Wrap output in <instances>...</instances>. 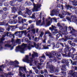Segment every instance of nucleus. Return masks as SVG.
<instances>
[{
  "label": "nucleus",
  "mask_w": 77,
  "mask_h": 77,
  "mask_svg": "<svg viewBox=\"0 0 77 77\" xmlns=\"http://www.w3.org/2000/svg\"><path fill=\"white\" fill-rule=\"evenodd\" d=\"M35 47L37 49H40L41 48L39 46V45L36 44L34 42H32L31 44L30 43L28 45L23 43L21 46H18L16 47V51L17 52L18 51H20L21 53H24V49L27 47L29 50H30L32 48Z\"/></svg>",
  "instance_id": "f257e3e1"
},
{
  "label": "nucleus",
  "mask_w": 77,
  "mask_h": 77,
  "mask_svg": "<svg viewBox=\"0 0 77 77\" xmlns=\"http://www.w3.org/2000/svg\"><path fill=\"white\" fill-rule=\"evenodd\" d=\"M26 12H24L23 14L21 12V11H19L18 12V14L20 15H23V17L26 18V16H27V15H30L32 14V11L31 10L27 8H26Z\"/></svg>",
  "instance_id": "f03ea898"
},
{
  "label": "nucleus",
  "mask_w": 77,
  "mask_h": 77,
  "mask_svg": "<svg viewBox=\"0 0 77 77\" xmlns=\"http://www.w3.org/2000/svg\"><path fill=\"white\" fill-rule=\"evenodd\" d=\"M5 35H3L2 36V38L1 39H0V46L2 44V43H3V41H5V36H10V37L11 38V37H13V38H15L14 37V34H11L10 33H9V32H5Z\"/></svg>",
  "instance_id": "7ed1b4c3"
},
{
  "label": "nucleus",
  "mask_w": 77,
  "mask_h": 77,
  "mask_svg": "<svg viewBox=\"0 0 77 77\" xmlns=\"http://www.w3.org/2000/svg\"><path fill=\"white\" fill-rule=\"evenodd\" d=\"M52 54L54 56H57V57L58 58V59H59L60 57L61 56L60 54L59 53H58L56 51H52L51 53L49 54H47L46 55L48 56L49 58H51L53 57Z\"/></svg>",
  "instance_id": "20e7f679"
},
{
  "label": "nucleus",
  "mask_w": 77,
  "mask_h": 77,
  "mask_svg": "<svg viewBox=\"0 0 77 77\" xmlns=\"http://www.w3.org/2000/svg\"><path fill=\"white\" fill-rule=\"evenodd\" d=\"M66 19L68 21L75 23L77 24V17H76L75 16L72 15L70 18L69 17H67L66 18Z\"/></svg>",
  "instance_id": "39448f33"
},
{
  "label": "nucleus",
  "mask_w": 77,
  "mask_h": 77,
  "mask_svg": "<svg viewBox=\"0 0 77 77\" xmlns=\"http://www.w3.org/2000/svg\"><path fill=\"white\" fill-rule=\"evenodd\" d=\"M33 3L34 6V8L32 9V11H39V8L41 7V4H37L36 5L34 4V0H31Z\"/></svg>",
  "instance_id": "423d86ee"
},
{
  "label": "nucleus",
  "mask_w": 77,
  "mask_h": 77,
  "mask_svg": "<svg viewBox=\"0 0 77 77\" xmlns=\"http://www.w3.org/2000/svg\"><path fill=\"white\" fill-rule=\"evenodd\" d=\"M29 55H27L26 56V58L23 60V61L24 62H27V63H30L29 65L30 66H32L33 64H32V62H33V60H32V58L31 59V60H29Z\"/></svg>",
  "instance_id": "0eeeda50"
},
{
  "label": "nucleus",
  "mask_w": 77,
  "mask_h": 77,
  "mask_svg": "<svg viewBox=\"0 0 77 77\" xmlns=\"http://www.w3.org/2000/svg\"><path fill=\"white\" fill-rule=\"evenodd\" d=\"M19 73L20 76H22V75H23V73L21 72V71H22V72H25L26 73H27V72H28V71L26 70V67H19Z\"/></svg>",
  "instance_id": "6e6552de"
},
{
  "label": "nucleus",
  "mask_w": 77,
  "mask_h": 77,
  "mask_svg": "<svg viewBox=\"0 0 77 77\" xmlns=\"http://www.w3.org/2000/svg\"><path fill=\"white\" fill-rule=\"evenodd\" d=\"M44 17H43L42 20L43 22L42 23H41V20L36 21V24L37 26H42V25H44L45 24V21H44Z\"/></svg>",
  "instance_id": "1a4fd4ad"
},
{
  "label": "nucleus",
  "mask_w": 77,
  "mask_h": 77,
  "mask_svg": "<svg viewBox=\"0 0 77 77\" xmlns=\"http://www.w3.org/2000/svg\"><path fill=\"white\" fill-rule=\"evenodd\" d=\"M48 62L47 63V65L46 66V68H49L50 69V72L51 73H53L54 72V66H53L52 65H48Z\"/></svg>",
  "instance_id": "9d476101"
},
{
  "label": "nucleus",
  "mask_w": 77,
  "mask_h": 77,
  "mask_svg": "<svg viewBox=\"0 0 77 77\" xmlns=\"http://www.w3.org/2000/svg\"><path fill=\"white\" fill-rule=\"evenodd\" d=\"M72 72V70L70 71L68 74L69 75H71L73 76V77H77V75L76 76V75H77V72H75L73 74Z\"/></svg>",
  "instance_id": "9b49d317"
},
{
  "label": "nucleus",
  "mask_w": 77,
  "mask_h": 77,
  "mask_svg": "<svg viewBox=\"0 0 77 77\" xmlns=\"http://www.w3.org/2000/svg\"><path fill=\"white\" fill-rule=\"evenodd\" d=\"M11 63H16L14 65V67L15 68H18L19 67V66L18 65V64L19 63V62L17 60H15L14 62L11 61Z\"/></svg>",
  "instance_id": "f8f14e48"
},
{
  "label": "nucleus",
  "mask_w": 77,
  "mask_h": 77,
  "mask_svg": "<svg viewBox=\"0 0 77 77\" xmlns=\"http://www.w3.org/2000/svg\"><path fill=\"white\" fill-rule=\"evenodd\" d=\"M68 61V59H65L63 60L61 62L62 63H66L67 66H68L69 65V62Z\"/></svg>",
  "instance_id": "ddd939ff"
},
{
  "label": "nucleus",
  "mask_w": 77,
  "mask_h": 77,
  "mask_svg": "<svg viewBox=\"0 0 77 77\" xmlns=\"http://www.w3.org/2000/svg\"><path fill=\"white\" fill-rule=\"evenodd\" d=\"M54 14H59V12L57 11L53 10L52 11H51V15L52 16H54Z\"/></svg>",
  "instance_id": "4468645a"
},
{
  "label": "nucleus",
  "mask_w": 77,
  "mask_h": 77,
  "mask_svg": "<svg viewBox=\"0 0 77 77\" xmlns=\"http://www.w3.org/2000/svg\"><path fill=\"white\" fill-rule=\"evenodd\" d=\"M21 42V41L19 40V39H17V40L15 41H14V39L12 38L11 40V42H12V44H14V43H18V44H20Z\"/></svg>",
  "instance_id": "2eb2a0df"
},
{
  "label": "nucleus",
  "mask_w": 77,
  "mask_h": 77,
  "mask_svg": "<svg viewBox=\"0 0 77 77\" xmlns=\"http://www.w3.org/2000/svg\"><path fill=\"white\" fill-rule=\"evenodd\" d=\"M62 35H63V32L60 31L58 32V34L56 36L57 38H59L60 36L62 37Z\"/></svg>",
  "instance_id": "dca6fc26"
},
{
  "label": "nucleus",
  "mask_w": 77,
  "mask_h": 77,
  "mask_svg": "<svg viewBox=\"0 0 77 77\" xmlns=\"http://www.w3.org/2000/svg\"><path fill=\"white\" fill-rule=\"evenodd\" d=\"M18 18V21H19V23H22V24H23V18L21 17H19Z\"/></svg>",
  "instance_id": "f3484780"
},
{
  "label": "nucleus",
  "mask_w": 77,
  "mask_h": 77,
  "mask_svg": "<svg viewBox=\"0 0 77 77\" xmlns=\"http://www.w3.org/2000/svg\"><path fill=\"white\" fill-rule=\"evenodd\" d=\"M62 14L63 15H66L67 14L68 15H71V14L69 13L68 12H67V11L65 12L64 11H63L62 12Z\"/></svg>",
  "instance_id": "a211bd4d"
},
{
  "label": "nucleus",
  "mask_w": 77,
  "mask_h": 77,
  "mask_svg": "<svg viewBox=\"0 0 77 77\" xmlns=\"http://www.w3.org/2000/svg\"><path fill=\"white\" fill-rule=\"evenodd\" d=\"M45 34V35H46V34H48L49 36L50 37V38H53V36L51 35V33L49 31L46 32Z\"/></svg>",
  "instance_id": "6ab92c4d"
},
{
  "label": "nucleus",
  "mask_w": 77,
  "mask_h": 77,
  "mask_svg": "<svg viewBox=\"0 0 77 77\" xmlns=\"http://www.w3.org/2000/svg\"><path fill=\"white\" fill-rule=\"evenodd\" d=\"M5 47H11V50H12L14 48V47H13V45H9V44H7L5 45Z\"/></svg>",
  "instance_id": "aec40b11"
},
{
  "label": "nucleus",
  "mask_w": 77,
  "mask_h": 77,
  "mask_svg": "<svg viewBox=\"0 0 77 77\" xmlns=\"http://www.w3.org/2000/svg\"><path fill=\"white\" fill-rule=\"evenodd\" d=\"M69 29L71 31L70 32L71 33H74L75 32V30L73 29V28L71 27L70 26L69 27Z\"/></svg>",
  "instance_id": "412c9836"
},
{
  "label": "nucleus",
  "mask_w": 77,
  "mask_h": 77,
  "mask_svg": "<svg viewBox=\"0 0 77 77\" xmlns=\"http://www.w3.org/2000/svg\"><path fill=\"white\" fill-rule=\"evenodd\" d=\"M66 48L64 49V51L65 53L66 54V52H68V48H69V46L68 45H66L65 46Z\"/></svg>",
  "instance_id": "4be33fe9"
},
{
  "label": "nucleus",
  "mask_w": 77,
  "mask_h": 77,
  "mask_svg": "<svg viewBox=\"0 0 77 77\" xmlns=\"http://www.w3.org/2000/svg\"><path fill=\"white\" fill-rule=\"evenodd\" d=\"M38 54L36 52H34V54H32V58H34L35 56H38Z\"/></svg>",
  "instance_id": "5701e85b"
},
{
  "label": "nucleus",
  "mask_w": 77,
  "mask_h": 77,
  "mask_svg": "<svg viewBox=\"0 0 77 77\" xmlns=\"http://www.w3.org/2000/svg\"><path fill=\"white\" fill-rule=\"evenodd\" d=\"M66 69V66L65 65H63L62 66V68H61V70L62 71L64 70L65 71Z\"/></svg>",
  "instance_id": "b1692460"
},
{
  "label": "nucleus",
  "mask_w": 77,
  "mask_h": 77,
  "mask_svg": "<svg viewBox=\"0 0 77 77\" xmlns=\"http://www.w3.org/2000/svg\"><path fill=\"white\" fill-rule=\"evenodd\" d=\"M20 10H21V11H24L25 10V8L24 7L23 5H21V6L20 7Z\"/></svg>",
  "instance_id": "393cba45"
},
{
  "label": "nucleus",
  "mask_w": 77,
  "mask_h": 77,
  "mask_svg": "<svg viewBox=\"0 0 77 77\" xmlns=\"http://www.w3.org/2000/svg\"><path fill=\"white\" fill-rule=\"evenodd\" d=\"M15 2V1H11L10 2L11 3V5L12 6H15L14 5V3Z\"/></svg>",
  "instance_id": "a878e982"
},
{
  "label": "nucleus",
  "mask_w": 77,
  "mask_h": 77,
  "mask_svg": "<svg viewBox=\"0 0 77 77\" xmlns=\"http://www.w3.org/2000/svg\"><path fill=\"white\" fill-rule=\"evenodd\" d=\"M57 7H58V8H61L62 9V10H63V5H60V4H59L57 5Z\"/></svg>",
  "instance_id": "bb28decb"
},
{
  "label": "nucleus",
  "mask_w": 77,
  "mask_h": 77,
  "mask_svg": "<svg viewBox=\"0 0 77 77\" xmlns=\"http://www.w3.org/2000/svg\"><path fill=\"white\" fill-rule=\"evenodd\" d=\"M33 69L34 70H35V72L36 73V74H38V69H36V67H32Z\"/></svg>",
  "instance_id": "cd10ccee"
},
{
  "label": "nucleus",
  "mask_w": 77,
  "mask_h": 77,
  "mask_svg": "<svg viewBox=\"0 0 77 77\" xmlns=\"http://www.w3.org/2000/svg\"><path fill=\"white\" fill-rule=\"evenodd\" d=\"M12 12L13 13H15V12L16 11V10L15 9V7H14L13 8H12Z\"/></svg>",
  "instance_id": "c85d7f7f"
},
{
  "label": "nucleus",
  "mask_w": 77,
  "mask_h": 77,
  "mask_svg": "<svg viewBox=\"0 0 77 77\" xmlns=\"http://www.w3.org/2000/svg\"><path fill=\"white\" fill-rule=\"evenodd\" d=\"M0 23L1 24V25L2 26H3L5 25V26H7L8 25V23H7L6 24V23L5 22L1 23Z\"/></svg>",
  "instance_id": "c756f323"
},
{
  "label": "nucleus",
  "mask_w": 77,
  "mask_h": 77,
  "mask_svg": "<svg viewBox=\"0 0 77 77\" xmlns=\"http://www.w3.org/2000/svg\"><path fill=\"white\" fill-rule=\"evenodd\" d=\"M42 74H47L48 73V72H47V71L46 70H45V71H42Z\"/></svg>",
  "instance_id": "7c9ffc66"
},
{
  "label": "nucleus",
  "mask_w": 77,
  "mask_h": 77,
  "mask_svg": "<svg viewBox=\"0 0 77 77\" xmlns=\"http://www.w3.org/2000/svg\"><path fill=\"white\" fill-rule=\"evenodd\" d=\"M57 26H58V27H60L59 28V29H60V30H62V29H63V28L62 27V26H60V23H58L57 24Z\"/></svg>",
  "instance_id": "2f4dec72"
},
{
  "label": "nucleus",
  "mask_w": 77,
  "mask_h": 77,
  "mask_svg": "<svg viewBox=\"0 0 77 77\" xmlns=\"http://www.w3.org/2000/svg\"><path fill=\"white\" fill-rule=\"evenodd\" d=\"M6 14H4L2 17V19H6Z\"/></svg>",
  "instance_id": "473e14b6"
},
{
  "label": "nucleus",
  "mask_w": 77,
  "mask_h": 77,
  "mask_svg": "<svg viewBox=\"0 0 77 77\" xmlns=\"http://www.w3.org/2000/svg\"><path fill=\"white\" fill-rule=\"evenodd\" d=\"M69 61H70L71 63H72V65H76V62H74L72 63V61L71 59H70V60H69Z\"/></svg>",
  "instance_id": "72a5a7b5"
},
{
  "label": "nucleus",
  "mask_w": 77,
  "mask_h": 77,
  "mask_svg": "<svg viewBox=\"0 0 77 77\" xmlns=\"http://www.w3.org/2000/svg\"><path fill=\"white\" fill-rule=\"evenodd\" d=\"M8 23L9 24H13L14 23V22H13V20L10 19L9 20Z\"/></svg>",
  "instance_id": "f704fd0d"
},
{
  "label": "nucleus",
  "mask_w": 77,
  "mask_h": 77,
  "mask_svg": "<svg viewBox=\"0 0 77 77\" xmlns=\"http://www.w3.org/2000/svg\"><path fill=\"white\" fill-rule=\"evenodd\" d=\"M41 64H42V63H38V65L37 66V67L38 69H41Z\"/></svg>",
  "instance_id": "c9c22d12"
},
{
  "label": "nucleus",
  "mask_w": 77,
  "mask_h": 77,
  "mask_svg": "<svg viewBox=\"0 0 77 77\" xmlns=\"http://www.w3.org/2000/svg\"><path fill=\"white\" fill-rule=\"evenodd\" d=\"M5 67H4V66H3V65H2V66H0V71H3V70H2V68H4Z\"/></svg>",
  "instance_id": "e433bc0d"
},
{
  "label": "nucleus",
  "mask_w": 77,
  "mask_h": 77,
  "mask_svg": "<svg viewBox=\"0 0 77 77\" xmlns=\"http://www.w3.org/2000/svg\"><path fill=\"white\" fill-rule=\"evenodd\" d=\"M66 7L67 9H69V8H70V9H71V8H72V7L71 5L70 6L68 5H66Z\"/></svg>",
  "instance_id": "4c0bfd02"
},
{
  "label": "nucleus",
  "mask_w": 77,
  "mask_h": 77,
  "mask_svg": "<svg viewBox=\"0 0 77 77\" xmlns=\"http://www.w3.org/2000/svg\"><path fill=\"white\" fill-rule=\"evenodd\" d=\"M15 27V26H9V27L8 29H7V30L9 31V30H10V28H11V27Z\"/></svg>",
  "instance_id": "58836bf2"
},
{
  "label": "nucleus",
  "mask_w": 77,
  "mask_h": 77,
  "mask_svg": "<svg viewBox=\"0 0 77 77\" xmlns=\"http://www.w3.org/2000/svg\"><path fill=\"white\" fill-rule=\"evenodd\" d=\"M54 47H55V48H58L59 47V44H57L55 45H54Z\"/></svg>",
  "instance_id": "ea45409f"
},
{
  "label": "nucleus",
  "mask_w": 77,
  "mask_h": 77,
  "mask_svg": "<svg viewBox=\"0 0 77 77\" xmlns=\"http://www.w3.org/2000/svg\"><path fill=\"white\" fill-rule=\"evenodd\" d=\"M46 22L47 23V24L48 26H50V25H51V24L50 23V21H49L48 22H47V20H46Z\"/></svg>",
  "instance_id": "a19ab883"
},
{
  "label": "nucleus",
  "mask_w": 77,
  "mask_h": 77,
  "mask_svg": "<svg viewBox=\"0 0 77 77\" xmlns=\"http://www.w3.org/2000/svg\"><path fill=\"white\" fill-rule=\"evenodd\" d=\"M13 22L14 24H17V20L16 19H15L14 20H13Z\"/></svg>",
  "instance_id": "79ce46f5"
},
{
  "label": "nucleus",
  "mask_w": 77,
  "mask_h": 77,
  "mask_svg": "<svg viewBox=\"0 0 77 77\" xmlns=\"http://www.w3.org/2000/svg\"><path fill=\"white\" fill-rule=\"evenodd\" d=\"M51 21H52V20H54L55 21L56 23H57V21L56 20H57V19H56V18H54L52 19H51Z\"/></svg>",
  "instance_id": "37998d69"
},
{
  "label": "nucleus",
  "mask_w": 77,
  "mask_h": 77,
  "mask_svg": "<svg viewBox=\"0 0 77 77\" xmlns=\"http://www.w3.org/2000/svg\"><path fill=\"white\" fill-rule=\"evenodd\" d=\"M32 28H33V25H31L30 26V27H29V28L27 29V30H28L30 29H32Z\"/></svg>",
  "instance_id": "c03bdc74"
},
{
  "label": "nucleus",
  "mask_w": 77,
  "mask_h": 77,
  "mask_svg": "<svg viewBox=\"0 0 77 77\" xmlns=\"http://www.w3.org/2000/svg\"><path fill=\"white\" fill-rule=\"evenodd\" d=\"M44 49H48V47L47 46H45L44 45H43Z\"/></svg>",
  "instance_id": "a18cd8bd"
},
{
  "label": "nucleus",
  "mask_w": 77,
  "mask_h": 77,
  "mask_svg": "<svg viewBox=\"0 0 77 77\" xmlns=\"http://www.w3.org/2000/svg\"><path fill=\"white\" fill-rule=\"evenodd\" d=\"M19 29L20 30H23L24 29V28L23 26L19 27Z\"/></svg>",
  "instance_id": "49530a36"
},
{
  "label": "nucleus",
  "mask_w": 77,
  "mask_h": 77,
  "mask_svg": "<svg viewBox=\"0 0 77 77\" xmlns=\"http://www.w3.org/2000/svg\"><path fill=\"white\" fill-rule=\"evenodd\" d=\"M55 73H57V72H59V69H55Z\"/></svg>",
  "instance_id": "de8ad7c7"
},
{
  "label": "nucleus",
  "mask_w": 77,
  "mask_h": 77,
  "mask_svg": "<svg viewBox=\"0 0 77 77\" xmlns=\"http://www.w3.org/2000/svg\"><path fill=\"white\" fill-rule=\"evenodd\" d=\"M43 35H44V33L42 32H41V34L40 35V37H42V36H43Z\"/></svg>",
  "instance_id": "09e8293b"
},
{
  "label": "nucleus",
  "mask_w": 77,
  "mask_h": 77,
  "mask_svg": "<svg viewBox=\"0 0 77 77\" xmlns=\"http://www.w3.org/2000/svg\"><path fill=\"white\" fill-rule=\"evenodd\" d=\"M73 3H74L73 5H74V6H77V2H74Z\"/></svg>",
  "instance_id": "8fccbe9b"
},
{
  "label": "nucleus",
  "mask_w": 77,
  "mask_h": 77,
  "mask_svg": "<svg viewBox=\"0 0 77 77\" xmlns=\"http://www.w3.org/2000/svg\"><path fill=\"white\" fill-rule=\"evenodd\" d=\"M29 17L31 18H35V14H33L32 17Z\"/></svg>",
  "instance_id": "3c124183"
},
{
  "label": "nucleus",
  "mask_w": 77,
  "mask_h": 77,
  "mask_svg": "<svg viewBox=\"0 0 77 77\" xmlns=\"http://www.w3.org/2000/svg\"><path fill=\"white\" fill-rule=\"evenodd\" d=\"M20 33L18 32H15L14 35H18V34H19Z\"/></svg>",
  "instance_id": "603ef678"
},
{
  "label": "nucleus",
  "mask_w": 77,
  "mask_h": 77,
  "mask_svg": "<svg viewBox=\"0 0 77 77\" xmlns=\"http://www.w3.org/2000/svg\"><path fill=\"white\" fill-rule=\"evenodd\" d=\"M62 75L63 74V75H66V72H64L63 73V72H62Z\"/></svg>",
  "instance_id": "864d4df0"
},
{
  "label": "nucleus",
  "mask_w": 77,
  "mask_h": 77,
  "mask_svg": "<svg viewBox=\"0 0 77 77\" xmlns=\"http://www.w3.org/2000/svg\"><path fill=\"white\" fill-rule=\"evenodd\" d=\"M4 5L5 6H8V4L7 3H5L4 4Z\"/></svg>",
  "instance_id": "5fc2aeb1"
},
{
  "label": "nucleus",
  "mask_w": 77,
  "mask_h": 77,
  "mask_svg": "<svg viewBox=\"0 0 77 77\" xmlns=\"http://www.w3.org/2000/svg\"><path fill=\"white\" fill-rule=\"evenodd\" d=\"M46 40V39H45L42 40L43 43H45V44L46 43V41H45Z\"/></svg>",
  "instance_id": "6e6d98bb"
},
{
  "label": "nucleus",
  "mask_w": 77,
  "mask_h": 77,
  "mask_svg": "<svg viewBox=\"0 0 77 77\" xmlns=\"http://www.w3.org/2000/svg\"><path fill=\"white\" fill-rule=\"evenodd\" d=\"M32 32H33V33L35 34V29H32Z\"/></svg>",
  "instance_id": "4d7b16f0"
},
{
  "label": "nucleus",
  "mask_w": 77,
  "mask_h": 77,
  "mask_svg": "<svg viewBox=\"0 0 77 77\" xmlns=\"http://www.w3.org/2000/svg\"><path fill=\"white\" fill-rule=\"evenodd\" d=\"M55 30H56V32H53V34H56L57 33V30L55 29Z\"/></svg>",
  "instance_id": "13d9d810"
},
{
  "label": "nucleus",
  "mask_w": 77,
  "mask_h": 77,
  "mask_svg": "<svg viewBox=\"0 0 77 77\" xmlns=\"http://www.w3.org/2000/svg\"><path fill=\"white\" fill-rule=\"evenodd\" d=\"M3 13V10H1L0 11V14H2Z\"/></svg>",
  "instance_id": "bf43d9fd"
},
{
  "label": "nucleus",
  "mask_w": 77,
  "mask_h": 77,
  "mask_svg": "<svg viewBox=\"0 0 77 77\" xmlns=\"http://www.w3.org/2000/svg\"><path fill=\"white\" fill-rule=\"evenodd\" d=\"M3 9L4 11H6L7 10V8H6V7L4 8H3Z\"/></svg>",
  "instance_id": "052dcab7"
},
{
  "label": "nucleus",
  "mask_w": 77,
  "mask_h": 77,
  "mask_svg": "<svg viewBox=\"0 0 77 77\" xmlns=\"http://www.w3.org/2000/svg\"><path fill=\"white\" fill-rule=\"evenodd\" d=\"M25 41H26V42H27V41H29V39H28V38H26L25 39Z\"/></svg>",
  "instance_id": "680f3d73"
},
{
  "label": "nucleus",
  "mask_w": 77,
  "mask_h": 77,
  "mask_svg": "<svg viewBox=\"0 0 77 77\" xmlns=\"http://www.w3.org/2000/svg\"><path fill=\"white\" fill-rule=\"evenodd\" d=\"M11 72H9L8 74H5V75H11Z\"/></svg>",
  "instance_id": "e2e57ef3"
},
{
  "label": "nucleus",
  "mask_w": 77,
  "mask_h": 77,
  "mask_svg": "<svg viewBox=\"0 0 77 77\" xmlns=\"http://www.w3.org/2000/svg\"><path fill=\"white\" fill-rule=\"evenodd\" d=\"M50 77H57V76H54L53 75H50Z\"/></svg>",
  "instance_id": "0e129e2a"
},
{
  "label": "nucleus",
  "mask_w": 77,
  "mask_h": 77,
  "mask_svg": "<svg viewBox=\"0 0 77 77\" xmlns=\"http://www.w3.org/2000/svg\"><path fill=\"white\" fill-rule=\"evenodd\" d=\"M26 30H25V31H22V33H26Z\"/></svg>",
  "instance_id": "69168bd1"
},
{
  "label": "nucleus",
  "mask_w": 77,
  "mask_h": 77,
  "mask_svg": "<svg viewBox=\"0 0 77 77\" xmlns=\"http://www.w3.org/2000/svg\"><path fill=\"white\" fill-rule=\"evenodd\" d=\"M52 27L53 29H54V28H56V27L53 25H52Z\"/></svg>",
  "instance_id": "338daca9"
},
{
  "label": "nucleus",
  "mask_w": 77,
  "mask_h": 77,
  "mask_svg": "<svg viewBox=\"0 0 77 77\" xmlns=\"http://www.w3.org/2000/svg\"><path fill=\"white\" fill-rule=\"evenodd\" d=\"M48 44H51V41L50 40L48 41Z\"/></svg>",
  "instance_id": "774afa93"
}]
</instances>
